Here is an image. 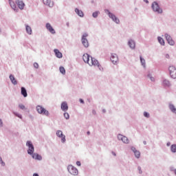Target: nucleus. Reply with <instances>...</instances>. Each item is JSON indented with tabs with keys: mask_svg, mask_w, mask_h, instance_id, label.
Returning <instances> with one entry per match:
<instances>
[{
	"mask_svg": "<svg viewBox=\"0 0 176 176\" xmlns=\"http://www.w3.org/2000/svg\"><path fill=\"white\" fill-rule=\"evenodd\" d=\"M36 111L39 113H42L43 115H45V116H49V111L46 110L45 108L42 107V106H37Z\"/></svg>",
	"mask_w": 176,
	"mask_h": 176,
	"instance_id": "nucleus-1",
	"label": "nucleus"
},
{
	"mask_svg": "<svg viewBox=\"0 0 176 176\" xmlns=\"http://www.w3.org/2000/svg\"><path fill=\"white\" fill-rule=\"evenodd\" d=\"M105 12L107 13L109 17H110V19H113V21H115L117 24H119V23H120V21L119 20V19H118V17H116V16H115V14L111 13L109 12V10H106Z\"/></svg>",
	"mask_w": 176,
	"mask_h": 176,
	"instance_id": "nucleus-2",
	"label": "nucleus"
},
{
	"mask_svg": "<svg viewBox=\"0 0 176 176\" xmlns=\"http://www.w3.org/2000/svg\"><path fill=\"white\" fill-rule=\"evenodd\" d=\"M26 146H28V155H32L34 153V151H35L32 143L30 141H28L26 143Z\"/></svg>",
	"mask_w": 176,
	"mask_h": 176,
	"instance_id": "nucleus-3",
	"label": "nucleus"
},
{
	"mask_svg": "<svg viewBox=\"0 0 176 176\" xmlns=\"http://www.w3.org/2000/svg\"><path fill=\"white\" fill-rule=\"evenodd\" d=\"M152 8L154 12H157V13H163V10L159 7V4L156 2H153L152 4Z\"/></svg>",
	"mask_w": 176,
	"mask_h": 176,
	"instance_id": "nucleus-4",
	"label": "nucleus"
},
{
	"mask_svg": "<svg viewBox=\"0 0 176 176\" xmlns=\"http://www.w3.org/2000/svg\"><path fill=\"white\" fill-rule=\"evenodd\" d=\"M67 170L72 175H78V169L74 167L72 165H69L67 167Z\"/></svg>",
	"mask_w": 176,
	"mask_h": 176,
	"instance_id": "nucleus-5",
	"label": "nucleus"
},
{
	"mask_svg": "<svg viewBox=\"0 0 176 176\" xmlns=\"http://www.w3.org/2000/svg\"><path fill=\"white\" fill-rule=\"evenodd\" d=\"M169 73L173 79H175L176 78V68L174 66H170L169 67Z\"/></svg>",
	"mask_w": 176,
	"mask_h": 176,
	"instance_id": "nucleus-6",
	"label": "nucleus"
},
{
	"mask_svg": "<svg viewBox=\"0 0 176 176\" xmlns=\"http://www.w3.org/2000/svg\"><path fill=\"white\" fill-rule=\"evenodd\" d=\"M89 65H90V67H92V65H94V67H100V63H98V60L96 58L91 57Z\"/></svg>",
	"mask_w": 176,
	"mask_h": 176,
	"instance_id": "nucleus-7",
	"label": "nucleus"
},
{
	"mask_svg": "<svg viewBox=\"0 0 176 176\" xmlns=\"http://www.w3.org/2000/svg\"><path fill=\"white\" fill-rule=\"evenodd\" d=\"M118 139L120 141H122V142H124V144H129V138H127V137L124 136L123 135L119 134L118 135Z\"/></svg>",
	"mask_w": 176,
	"mask_h": 176,
	"instance_id": "nucleus-8",
	"label": "nucleus"
},
{
	"mask_svg": "<svg viewBox=\"0 0 176 176\" xmlns=\"http://www.w3.org/2000/svg\"><path fill=\"white\" fill-rule=\"evenodd\" d=\"M165 38L169 45H170L171 46H174L175 42L173 41V38L170 35H168V34H166Z\"/></svg>",
	"mask_w": 176,
	"mask_h": 176,
	"instance_id": "nucleus-9",
	"label": "nucleus"
},
{
	"mask_svg": "<svg viewBox=\"0 0 176 176\" xmlns=\"http://www.w3.org/2000/svg\"><path fill=\"white\" fill-rule=\"evenodd\" d=\"M111 61L113 63V64H116V63L119 61V58H118V55L116 54H111Z\"/></svg>",
	"mask_w": 176,
	"mask_h": 176,
	"instance_id": "nucleus-10",
	"label": "nucleus"
},
{
	"mask_svg": "<svg viewBox=\"0 0 176 176\" xmlns=\"http://www.w3.org/2000/svg\"><path fill=\"white\" fill-rule=\"evenodd\" d=\"M15 3H16V5H18V8H19L21 10H23V9H24V6H25V4H24V2H23V1L16 0Z\"/></svg>",
	"mask_w": 176,
	"mask_h": 176,
	"instance_id": "nucleus-11",
	"label": "nucleus"
},
{
	"mask_svg": "<svg viewBox=\"0 0 176 176\" xmlns=\"http://www.w3.org/2000/svg\"><path fill=\"white\" fill-rule=\"evenodd\" d=\"M56 135L59 137L61 139L62 142H64L65 141V135L63 134V131H57Z\"/></svg>",
	"mask_w": 176,
	"mask_h": 176,
	"instance_id": "nucleus-12",
	"label": "nucleus"
},
{
	"mask_svg": "<svg viewBox=\"0 0 176 176\" xmlns=\"http://www.w3.org/2000/svg\"><path fill=\"white\" fill-rule=\"evenodd\" d=\"M83 61L87 63V64H89L90 63V56L88 54H84L82 56Z\"/></svg>",
	"mask_w": 176,
	"mask_h": 176,
	"instance_id": "nucleus-13",
	"label": "nucleus"
},
{
	"mask_svg": "<svg viewBox=\"0 0 176 176\" xmlns=\"http://www.w3.org/2000/svg\"><path fill=\"white\" fill-rule=\"evenodd\" d=\"M46 28L47 30H48V31H50L51 34H56V31L54 30L52 25H50V23L46 24Z\"/></svg>",
	"mask_w": 176,
	"mask_h": 176,
	"instance_id": "nucleus-14",
	"label": "nucleus"
},
{
	"mask_svg": "<svg viewBox=\"0 0 176 176\" xmlns=\"http://www.w3.org/2000/svg\"><path fill=\"white\" fill-rule=\"evenodd\" d=\"M43 2L44 5L50 6V8H52L53 6V2L52 1V0H43Z\"/></svg>",
	"mask_w": 176,
	"mask_h": 176,
	"instance_id": "nucleus-15",
	"label": "nucleus"
},
{
	"mask_svg": "<svg viewBox=\"0 0 176 176\" xmlns=\"http://www.w3.org/2000/svg\"><path fill=\"white\" fill-rule=\"evenodd\" d=\"M75 12L76 13V14H78V16H79L80 17H83V16H85V14H83V11L80 10L78 8L75 9Z\"/></svg>",
	"mask_w": 176,
	"mask_h": 176,
	"instance_id": "nucleus-16",
	"label": "nucleus"
},
{
	"mask_svg": "<svg viewBox=\"0 0 176 176\" xmlns=\"http://www.w3.org/2000/svg\"><path fill=\"white\" fill-rule=\"evenodd\" d=\"M56 56L58 57V58H61L63 57V54L61 52H60V51L57 49H55L54 50Z\"/></svg>",
	"mask_w": 176,
	"mask_h": 176,
	"instance_id": "nucleus-17",
	"label": "nucleus"
},
{
	"mask_svg": "<svg viewBox=\"0 0 176 176\" xmlns=\"http://www.w3.org/2000/svg\"><path fill=\"white\" fill-rule=\"evenodd\" d=\"M61 109L64 111H68V104L66 103V102H63L61 104Z\"/></svg>",
	"mask_w": 176,
	"mask_h": 176,
	"instance_id": "nucleus-18",
	"label": "nucleus"
},
{
	"mask_svg": "<svg viewBox=\"0 0 176 176\" xmlns=\"http://www.w3.org/2000/svg\"><path fill=\"white\" fill-rule=\"evenodd\" d=\"M133 152H134L135 156V157H140V156L141 155V153H140V151H137V149H135V148L132 147L131 148Z\"/></svg>",
	"mask_w": 176,
	"mask_h": 176,
	"instance_id": "nucleus-19",
	"label": "nucleus"
},
{
	"mask_svg": "<svg viewBox=\"0 0 176 176\" xmlns=\"http://www.w3.org/2000/svg\"><path fill=\"white\" fill-rule=\"evenodd\" d=\"M32 155L33 159H35L36 160H42V156L39 155V154L33 153Z\"/></svg>",
	"mask_w": 176,
	"mask_h": 176,
	"instance_id": "nucleus-20",
	"label": "nucleus"
},
{
	"mask_svg": "<svg viewBox=\"0 0 176 176\" xmlns=\"http://www.w3.org/2000/svg\"><path fill=\"white\" fill-rule=\"evenodd\" d=\"M82 43L85 47H89V41H87V38H82Z\"/></svg>",
	"mask_w": 176,
	"mask_h": 176,
	"instance_id": "nucleus-21",
	"label": "nucleus"
},
{
	"mask_svg": "<svg viewBox=\"0 0 176 176\" xmlns=\"http://www.w3.org/2000/svg\"><path fill=\"white\" fill-rule=\"evenodd\" d=\"M129 45L131 47V49H135V42L133 40H130L129 41Z\"/></svg>",
	"mask_w": 176,
	"mask_h": 176,
	"instance_id": "nucleus-22",
	"label": "nucleus"
},
{
	"mask_svg": "<svg viewBox=\"0 0 176 176\" xmlns=\"http://www.w3.org/2000/svg\"><path fill=\"white\" fill-rule=\"evenodd\" d=\"M10 79L13 85H17V81L16 80V78H14V76L10 74Z\"/></svg>",
	"mask_w": 176,
	"mask_h": 176,
	"instance_id": "nucleus-23",
	"label": "nucleus"
},
{
	"mask_svg": "<svg viewBox=\"0 0 176 176\" xmlns=\"http://www.w3.org/2000/svg\"><path fill=\"white\" fill-rule=\"evenodd\" d=\"M21 93L22 96H23V97H27V96H28V94H27V90L23 87H21Z\"/></svg>",
	"mask_w": 176,
	"mask_h": 176,
	"instance_id": "nucleus-24",
	"label": "nucleus"
},
{
	"mask_svg": "<svg viewBox=\"0 0 176 176\" xmlns=\"http://www.w3.org/2000/svg\"><path fill=\"white\" fill-rule=\"evenodd\" d=\"M9 3H10V5L11 8L14 10H16L17 7H16V4H14V2H13V1H12V0H9Z\"/></svg>",
	"mask_w": 176,
	"mask_h": 176,
	"instance_id": "nucleus-25",
	"label": "nucleus"
},
{
	"mask_svg": "<svg viewBox=\"0 0 176 176\" xmlns=\"http://www.w3.org/2000/svg\"><path fill=\"white\" fill-rule=\"evenodd\" d=\"M26 32L29 35H31V34H32V29H31V27L26 25Z\"/></svg>",
	"mask_w": 176,
	"mask_h": 176,
	"instance_id": "nucleus-26",
	"label": "nucleus"
},
{
	"mask_svg": "<svg viewBox=\"0 0 176 176\" xmlns=\"http://www.w3.org/2000/svg\"><path fill=\"white\" fill-rule=\"evenodd\" d=\"M158 42L162 45V46H164V40L162 37H158Z\"/></svg>",
	"mask_w": 176,
	"mask_h": 176,
	"instance_id": "nucleus-27",
	"label": "nucleus"
},
{
	"mask_svg": "<svg viewBox=\"0 0 176 176\" xmlns=\"http://www.w3.org/2000/svg\"><path fill=\"white\" fill-rule=\"evenodd\" d=\"M170 151L171 152H173V153H175L176 152V144H172L170 146Z\"/></svg>",
	"mask_w": 176,
	"mask_h": 176,
	"instance_id": "nucleus-28",
	"label": "nucleus"
},
{
	"mask_svg": "<svg viewBox=\"0 0 176 176\" xmlns=\"http://www.w3.org/2000/svg\"><path fill=\"white\" fill-rule=\"evenodd\" d=\"M59 71L63 75H65V68L64 67H60Z\"/></svg>",
	"mask_w": 176,
	"mask_h": 176,
	"instance_id": "nucleus-29",
	"label": "nucleus"
},
{
	"mask_svg": "<svg viewBox=\"0 0 176 176\" xmlns=\"http://www.w3.org/2000/svg\"><path fill=\"white\" fill-rule=\"evenodd\" d=\"M169 108H170V111H171L172 112L175 113L176 109H175V107H174L173 104H170V105H169Z\"/></svg>",
	"mask_w": 176,
	"mask_h": 176,
	"instance_id": "nucleus-30",
	"label": "nucleus"
},
{
	"mask_svg": "<svg viewBox=\"0 0 176 176\" xmlns=\"http://www.w3.org/2000/svg\"><path fill=\"white\" fill-rule=\"evenodd\" d=\"M163 85H164L165 86H170V82L167 80H165L163 81Z\"/></svg>",
	"mask_w": 176,
	"mask_h": 176,
	"instance_id": "nucleus-31",
	"label": "nucleus"
},
{
	"mask_svg": "<svg viewBox=\"0 0 176 176\" xmlns=\"http://www.w3.org/2000/svg\"><path fill=\"white\" fill-rule=\"evenodd\" d=\"M140 61L143 67H145V59L142 58V56H140Z\"/></svg>",
	"mask_w": 176,
	"mask_h": 176,
	"instance_id": "nucleus-32",
	"label": "nucleus"
},
{
	"mask_svg": "<svg viewBox=\"0 0 176 176\" xmlns=\"http://www.w3.org/2000/svg\"><path fill=\"white\" fill-rule=\"evenodd\" d=\"M64 117L65 118V119H69V114H68V113H65Z\"/></svg>",
	"mask_w": 176,
	"mask_h": 176,
	"instance_id": "nucleus-33",
	"label": "nucleus"
},
{
	"mask_svg": "<svg viewBox=\"0 0 176 176\" xmlns=\"http://www.w3.org/2000/svg\"><path fill=\"white\" fill-rule=\"evenodd\" d=\"M19 107L20 108V109H25V106L21 104L19 105Z\"/></svg>",
	"mask_w": 176,
	"mask_h": 176,
	"instance_id": "nucleus-34",
	"label": "nucleus"
},
{
	"mask_svg": "<svg viewBox=\"0 0 176 176\" xmlns=\"http://www.w3.org/2000/svg\"><path fill=\"white\" fill-rule=\"evenodd\" d=\"M144 116L145 118H149V113L145 111V112L144 113Z\"/></svg>",
	"mask_w": 176,
	"mask_h": 176,
	"instance_id": "nucleus-35",
	"label": "nucleus"
},
{
	"mask_svg": "<svg viewBox=\"0 0 176 176\" xmlns=\"http://www.w3.org/2000/svg\"><path fill=\"white\" fill-rule=\"evenodd\" d=\"M87 36H88V34L87 33H85L82 35V39H86V38H87Z\"/></svg>",
	"mask_w": 176,
	"mask_h": 176,
	"instance_id": "nucleus-36",
	"label": "nucleus"
},
{
	"mask_svg": "<svg viewBox=\"0 0 176 176\" xmlns=\"http://www.w3.org/2000/svg\"><path fill=\"white\" fill-rule=\"evenodd\" d=\"M98 16V12H95L93 13V17H97Z\"/></svg>",
	"mask_w": 176,
	"mask_h": 176,
	"instance_id": "nucleus-37",
	"label": "nucleus"
},
{
	"mask_svg": "<svg viewBox=\"0 0 176 176\" xmlns=\"http://www.w3.org/2000/svg\"><path fill=\"white\" fill-rule=\"evenodd\" d=\"M34 68H39V65L37 63H34Z\"/></svg>",
	"mask_w": 176,
	"mask_h": 176,
	"instance_id": "nucleus-38",
	"label": "nucleus"
},
{
	"mask_svg": "<svg viewBox=\"0 0 176 176\" xmlns=\"http://www.w3.org/2000/svg\"><path fill=\"white\" fill-rule=\"evenodd\" d=\"M3 126V122H2V120L0 119V127Z\"/></svg>",
	"mask_w": 176,
	"mask_h": 176,
	"instance_id": "nucleus-39",
	"label": "nucleus"
},
{
	"mask_svg": "<svg viewBox=\"0 0 176 176\" xmlns=\"http://www.w3.org/2000/svg\"><path fill=\"white\" fill-rule=\"evenodd\" d=\"M80 102H81V104H85V101H83L82 99H80Z\"/></svg>",
	"mask_w": 176,
	"mask_h": 176,
	"instance_id": "nucleus-40",
	"label": "nucleus"
},
{
	"mask_svg": "<svg viewBox=\"0 0 176 176\" xmlns=\"http://www.w3.org/2000/svg\"><path fill=\"white\" fill-rule=\"evenodd\" d=\"M76 164H77L78 166H80V164H80V162L77 161V162H76Z\"/></svg>",
	"mask_w": 176,
	"mask_h": 176,
	"instance_id": "nucleus-41",
	"label": "nucleus"
},
{
	"mask_svg": "<svg viewBox=\"0 0 176 176\" xmlns=\"http://www.w3.org/2000/svg\"><path fill=\"white\" fill-rule=\"evenodd\" d=\"M150 79H151V80H152V82H153L155 80V78H153V77H151Z\"/></svg>",
	"mask_w": 176,
	"mask_h": 176,
	"instance_id": "nucleus-42",
	"label": "nucleus"
},
{
	"mask_svg": "<svg viewBox=\"0 0 176 176\" xmlns=\"http://www.w3.org/2000/svg\"><path fill=\"white\" fill-rule=\"evenodd\" d=\"M166 145H167V146H170V145H171V143L168 142V143L166 144Z\"/></svg>",
	"mask_w": 176,
	"mask_h": 176,
	"instance_id": "nucleus-43",
	"label": "nucleus"
},
{
	"mask_svg": "<svg viewBox=\"0 0 176 176\" xmlns=\"http://www.w3.org/2000/svg\"><path fill=\"white\" fill-rule=\"evenodd\" d=\"M139 168V171L140 174H142V171H141V168Z\"/></svg>",
	"mask_w": 176,
	"mask_h": 176,
	"instance_id": "nucleus-44",
	"label": "nucleus"
},
{
	"mask_svg": "<svg viewBox=\"0 0 176 176\" xmlns=\"http://www.w3.org/2000/svg\"><path fill=\"white\" fill-rule=\"evenodd\" d=\"M112 154L113 155V156H116V153L115 152H112Z\"/></svg>",
	"mask_w": 176,
	"mask_h": 176,
	"instance_id": "nucleus-45",
	"label": "nucleus"
},
{
	"mask_svg": "<svg viewBox=\"0 0 176 176\" xmlns=\"http://www.w3.org/2000/svg\"><path fill=\"white\" fill-rule=\"evenodd\" d=\"M33 176H39V175H38L37 173H34Z\"/></svg>",
	"mask_w": 176,
	"mask_h": 176,
	"instance_id": "nucleus-46",
	"label": "nucleus"
},
{
	"mask_svg": "<svg viewBox=\"0 0 176 176\" xmlns=\"http://www.w3.org/2000/svg\"><path fill=\"white\" fill-rule=\"evenodd\" d=\"M144 2H146V3H148V0H144Z\"/></svg>",
	"mask_w": 176,
	"mask_h": 176,
	"instance_id": "nucleus-47",
	"label": "nucleus"
},
{
	"mask_svg": "<svg viewBox=\"0 0 176 176\" xmlns=\"http://www.w3.org/2000/svg\"><path fill=\"white\" fill-rule=\"evenodd\" d=\"M87 133L88 135H90V131H88Z\"/></svg>",
	"mask_w": 176,
	"mask_h": 176,
	"instance_id": "nucleus-48",
	"label": "nucleus"
},
{
	"mask_svg": "<svg viewBox=\"0 0 176 176\" xmlns=\"http://www.w3.org/2000/svg\"><path fill=\"white\" fill-rule=\"evenodd\" d=\"M18 116V118H21V116Z\"/></svg>",
	"mask_w": 176,
	"mask_h": 176,
	"instance_id": "nucleus-49",
	"label": "nucleus"
},
{
	"mask_svg": "<svg viewBox=\"0 0 176 176\" xmlns=\"http://www.w3.org/2000/svg\"><path fill=\"white\" fill-rule=\"evenodd\" d=\"M0 162H2V158L0 157Z\"/></svg>",
	"mask_w": 176,
	"mask_h": 176,
	"instance_id": "nucleus-50",
	"label": "nucleus"
},
{
	"mask_svg": "<svg viewBox=\"0 0 176 176\" xmlns=\"http://www.w3.org/2000/svg\"><path fill=\"white\" fill-rule=\"evenodd\" d=\"M174 173H175V174L176 175V169H175Z\"/></svg>",
	"mask_w": 176,
	"mask_h": 176,
	"instance_id": "nucleus-51",
	"label": "nucleus"
},
{
	"mask_svg": "<svg viewBox=\"0 0 176 176\" xmlns=\"http://www.w3.org/2000/svg\"><path fill=\"white\" fill-rule=\"evenodd\" d=\"M146 142H144V145H146Z\"/></svg>",
	"mask_w": 176,
	"mask_h": 176,
	"instance_id": "nucleus-52",
	"label": "nucleus"
},
{
	"mask_svg": "<svg viewBox=\"0 0 176 176\" xmlns=\"http://www.w3.org/2000/svg\"><path fill=\"white\" fill-rule=\"evenodd\" d=\"M0 32H1V29H0Z\"/></svg>",
	"mask_w": 176,
	"mask_h": 176,
	"instance_id": "nucleus-53",
	"label": "nucleus"
}]
</instances>
